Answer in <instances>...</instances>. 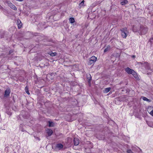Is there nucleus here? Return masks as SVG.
<instances>
[{
	"instance_id": "obj_4",
	"label": "nucleus",
	"mask_w": 153,
	"mask_h": 153,
	"mask_svg": "<svg viewBox=\"0 0 153 153\" xmlns=\"http://www.w3.org/2000/svg\"><path fill=\"white\" fill-rule=\"evenodd\" d=\"M97 58L95 56H93L91 57L88 62V65H91L94 63L96 61Z\"/></svg>"
},
{
	"instance_id": "obj_17",
	"label": "nucleus",
	"mask_w": 153,
	"mask_h": 153,
	"mask_svg": "<svg viewBox=\"0 0 153 153\" xmlns=\"http://www.w3.org/2000/svg\"><path fill=\"white\" fill-rule=\"evenodd\" d=\"M48 123H49V126L50 127H53L54 126V123L50 121H48Z\"/></svg>"
},
{
	"instance_id": "obj_7",
	"label": "nucleus",
	"mask_w": 153,
	"mask_h": 153,
	"mask_svg": "<svg viewBox=\"0 0 153 153\" xmlns=\"http://www.w3.org/2000/svg\"><path fill=\"white\" fill-rule=\"evenodd\" d=\"M9 6L12 9H13L14 10H17V9L16 7L12 3H10L8 4Z\"/></svg>"
},
{
	"instance_id": "obj_14",
	"label": "nucleus",
	"mask_w": 153,
	"mask_h": 153,
	"mask_svg": "<svg viewBox=\"0 0 153 153\" xmlns=\"http://www.w3.org/2000/svg\"><path fill=\"white\" fill-rule=\"evenodd\" d=\"M47 133L49 136H50L53 133L52 130L51 129H48L47 131Z\"/></svg>"
},
{
	"instance_id": "obj_22",
	"label": "nucleus",
	"mask_w": 153,
	"mask_h": 153,
	"mask_svg": "<svg viewBox=\"0 0 153 153\" xmlns=\"http://www.w3.org/2000/svg\"><path fill=\"white\" fill-rule=\"evenodd\" d=\"M2 11L4 14L5 15H7V14H8V12L7 10L4 9H3V10Z\"/></svg>"
},
{
	"instance_id": "obj_5",
	"label": "nucleus",
	"mask_w": 153,
	"mask_h": 153,
	"mask_svg": "<svg viewBox=\"0 0 153 153\" xmlns=\"http://www.w3.org/2000/svg\"><path fill=\"white\" fill-rule=\"evenodd\" d=\"M10 93V90L9 88H7L5 91L4 97H8Z\"/></svg>"
},
{
	"instance_id": "obj_33",
	"label": "nucleus",
	"mask_w": 153,
	"mask_h": 153,
	"mask_svg": "<svg viewBox=\"0 0 153 153\" xmlns=\"http://www.w3.org/2000/svg\"><path fill=\"white\" fill-rule=\"evenodd\" d=\"M13 50H10L9 51V54H11L12 53H13Z\"/></svg>"
},
{
	"instance_id": "obj_39",
	"label": "nucleus",
	"mask_w": 153,
	"mask_h": 153,
	"mask_svg": "<svg viewBox=\"0 0 153 153\" xmlns=\"http://www.w3.org/2000/svg\"><path fill=\"white\" fill-rule=\"evenodd\" d=\"M17 1H23L24 0H16Z\"/></svg>"
},
{
	"instance_id": "obj_18",
	"label": "nucleus",
	"mask_w": 153,
	"mask_h": 153,
	"mask_svg": "<svg viewBox=\"0 0 153 153\" xmlns=\"http://www.w3.org/2000/svg\"><path fill=\"white\" fill-rule=\"evenodd\" d=\"M69 21L70 23H73L75 22L74 18L73 17L70 18Z\"/></svg>"
},
{
	"instance_id": "obj_13",
	"label": "nucleus",
	"mask_w": 153,
	"mask_h": 153,
	"mask_svg": "<svg viewBox=\"0 0 153 153\" xmlns=\"http://www.w3.org/2000/svg\"><path fill=\"white\" fill-rule=\"evenodd\" d=\"M128 2L127 0H121L120 1V4L123 5H125Z\"/></svg>"
},
{
	"instance_id": "obj_8",
	"label": "nucleus",
	"mask_w": 153,
	"mask_h": 153,
	"mask_svg": "<svg viewBox=\"0 0 153 153\" xmlns=\"http://www.w3.org/2000/svg\"><path fill=\"white\" fill-rule=\"evenodd\" d=\"M144 66H145V68L148 70L150 69V67L149 63L146 62H144Z\"/></svg>"
},
{
	"instance_id": "obj_16",
	"label": "nucleus",
	"mask_w": 153,
	"mask_h": 153,
	"mask_svg": "<svg viewBox=\"0 0 153 153\" xmlns=\"http://www.w3.org/2000/svg\"><path fill=\"white\" fill-rule=\"evenodd\" d=\"M142 99L144 101H146L147 102H150L151 101V100L150 99H149L145 97H141Z\"/></svg>"
},
{
	"instance_id": "obj_3",
	"label": "nucleus",
	"mask_w": 153,
	"mask_h": 153,
	"mask_svg": "<svg viewBox=\"0 0 153 153\" xmlns=\"http://www.w3.org/2000/svg\"><path fill=\"white\" fill-rule=\"evenodd\" d=\"M121 31V35L123 38H126V33L127 32V28L126 27L122 28L120 30Z\"/></svg>"
},
{
	"instance_id": "obj_40",
	"label": "nucleus",
	"mask_w": 153,
	"mask_h": 153,
	"mask_svg": "<svg viewBox=\"0 0 153 153\" xmlns=\"http://www.w3.org/2000/svg\"><path fill=\"white\" fill-rule=\"evenodd\" d=\"M0 8L1 9H2V10H3V9H4L2 7H1H1H0Z\"/></svg>"
},
{
	"instance_id": "obj_12",
	"label": "nucleus",
	"mask_w": 153,
	"mask_h": 153,
	"mask_svg": "<svg viewBox=\"0 0 153 153\" xmlns=\"http://www.w3.org/2000/svg\"><path fill=\"white\" fill-rule=\"evenodd\" d=\"M5 35L4 31L1 30L0 31V38H2L4 37Z\"/></svg>"
},
{
	"instance_id": "obj_25",
	"label": "nucleus",
	"mask_w": 153,
	"mask_h": 153,
	"mask_svg": "<svg viewBox=\"0 0 153 153\" xmlns=\"http://www.w3.org/2000/svg\"><path fill=\"white\" fill-rule=\"evenodd\" d=\"M110 48L109 47H107L104 50V53L106 52L108 50H109L110 49Z\"/></svg>"
},
{
	"instance_id": "obj_2",
	"label": "nucleus",
	"mask_w": 153,
	"mask_h": 153,
	"mask_svg": "<svg viewBox=\"0 0 153 153\" xmlns=\"http://www.w3.org/2000/svg\"><path fill=\"white\" fill-rule=\"evenodd\" d=\"M148 31V29L147 27L141 26L140 27V28L139 30V32L140 33L142 34H145Z\"/></svg>"
},
{
	"instance_id": "obj_44",
	"label": "nucleus",
	"mask_w": 153,
	"mask_h": 153,
	"mask_svg": "<svg viewBox=\"0 0 153 153\" xmlns=\"http://www.w3.org/2000/svg\"><path fill=\"white\" fill-rule=\"evenodd\" d=\"M14 153H16V152H14Z\"/></svg>"
},
{
	"instance_id": "obj_20",
	"label": "nucleus",
	"mask_w": 153,
	"mask_h": 153,
	"mask_svg": "<svg viewBox=\"0 0 153 153\" xmlns=\"http://www.w3.org/2000/svg\"><path fill=\"white\" fill-rule=\"evenodd\" d=\"M49 54L51 55V56H54L56 55L57 53L56 52H50L49 53Z\"/></svg>"
},
{
	"instance_id": "obj_15",
	"label": "nucleus",
	"mask_w": 153,
	"mask_h": 153,
	"mask_svg": "<svg viewBox=\"0 0 153 153\" xmlns=\"http://www.w3.org/2000/svg\"><path fill=\"white\" fill-rule=\"evenodd\" d=\"M111 89V88L110 87L106 88L103 91L104 93H107Z\"/></svg>"
},
{
	"instance_id": "obj_35",
	"label": "nucleus",
	"mask_w": 153,
	"mask_h": 153,
	"mask_svg": "<svg viewBox=\"0 0 153 153\" xmlns=\"http://www.w3.org/2000/svg\"><path fill=\"white\" fill-rule=\"evenodd\" d=\"M150 114L153 116V110H152L150 113Z\"/></svg>"
},
{
	"instance_id": "obj_31",
	"label": "nucleus",
	"mask_w": 153,
	"mask_h": 153,
	"mask_svg": "<svg viewBox=\"0 0 153 153\" xmlns=\"http://www.w3.org/2000/svg\"><path fill=\"white\" fill-rule=\"evenodd\" d=\"M9 147L8 146L6 147L5 149V150L6 152H8L9 150Z\"/></svg>"
},
{
	"instance_id": "obj_32",
	"label": "nucleus",
	"mask_w": 153,
	"mask_h": 153,
	"mask_svg": "<svg viewBox=\"0 0 153 153\" xmlns=\"http://www.w3.org/2000/svg\"><path fill=\"white\" fill-rule=\"evenodd\" d=\"M135 78L138 80V79H139V77L138 76H137V74H136V75L135 76H134Z\"/></svg>"
},
{
	"instance_id": "obj_34",
	"label": "nucleus",
	"mask_w": 153,
	"mask_h": 153,
	"mask_svg": "<svg viewBox=\"0 0 153 153\" xmlns=\"http://www.w3.org/2000/svg\"><path fill=\"white\" fill-rule=\"evenodd\" d=\"M34 138L36 139H38L39 141L40 140V139L39 138V137H36V136H34Z\"/></svg>"
},
{
	"instance_id": "obj_19",
	"label": "nucleus",
	"mask_w": 153,
	"mask_h": 153,
	"mask_svg": "<svg viewBox=\"0 0 153 153\" xmlns=\"http://www.w3.org/2000/svg\"><path fill=\"white\" fill-rule=\"evenodd\" d=\"M25 91L29 95L30 94V93L29 92L28 88L27 86H26V87L25 88Z\"/></svg>"
},
{
	"instance_id": "obj_1",
	"label": "nucleus",
	"mask_w": 153,
	"mask_h": 153,
	"mask_svg": "<svg viewBox=\"0 0 153 153\" xmlns=\"http://www.w3.org/2000/svg\"><path fill=\"white\" fill-rule=\"evenodd\" d=\"M30 115L28 112L23 110L21 113L17 117L18 120H23L24 119H27L29 118Z\"/></svg>"
},
{
	"instance_id": "obj_6",
	"label": "nucleus",
	"mask_w": 153,
	"mask_h": 153,
	"mask_svg": "<svg viewBox=\"0 0 153 153\" xmlns=\"http://www.w3.org/2000/svg\"><path fill=\"white\" fill-rule=\"evenodd\" d=\"M133 71V70L130 69L129 67H127L125 69L126 71L129 74H131Z\"/></svg>"
},
{
	"instance_id": "obj_23",
	"label": "nucleus",
	"mask_w": 153,
	"mask_h": 153,
	"mask_svg": "<svg viewBox=\"0 0 153 153\" xmlns=\"http://www.w3.org/2000/svg\"><path fill=\"white\" fill-rule=\"evenodd\" d=\"M133 31L134 32H137L138 31L139 32V30H138L137 29L136 27H134L133 29Z\"/></svg>"
},
{
	"instance_id": "obj_11",
	"label": "nucleus",
	"mask_w": 153,
	"mask_h": 153,
	"mask_svg": "<svg viewBox=\"0 0 153 153\" xmlns=\"http://www.w3.org/2000/svg\"><path fill=\"white\" fill-rule=\"evenodd\" d=\"M17 23L18 24V29H20L22 26V24L20 20L19 19L17 20Z\"/></svg>"
},
{
	"instance_id": "obj_38",
	"label": "nucleus",
	"mask_w": 153,
	"mask_h": 153,
	"mask_svg": "<svg viewBox=\"0 0 153 153\" xmlns=\"http://www.w3.org/2000/svg\"><path fill=\"white\" fill-rule=\"evenodd\" d=\"M137 64H141V65L143 64V63L141 62H137Z\"/></svg>"
},
{
	"instance_id": "obj_41",
	"label": "nucleus",
	"mask_w": 153,
	"mask_h": 153,
	"mask_svg": "<svg viewBox=\"0 0 153 153\" xmlns=\"http://www.w3.org/2000/svg\"><path fill=\"white\" fill-rule=\"evenodd\" d=\"M40 25H41V24H38V27H39V26Z\"/></svg>"
},
{
	"instance_id": "obj_36",
	"label": "nucleus",
	"mask_w": 153,
	"mask_h": 153,
	"mask_svg": "<svg viewBox=\"0 0 153 153\" xmlns=\"http://www.w3.org/2000/svg\"><path fill=\"white\" fill-rule=\"evenodd\" d=\"M20 130L22 132H25L26 131L25 130H24L23 128V129L22 128V129Z\"/></svg>"
},
{
	"instance_id": "obj_43",
	"label": "nucleus",
	"mask_w": 153,
	"mask_h": 153,
	"mask_svg": "<svg viewBox=\"0 0 153 153\" xmlns=\"http://www.w3.org/2000/svg\"><path fill=\"white\" fill-rule=\"evenodd\" d=\"M97 4H98L99 3V2H97Z\"/></svg>"
},
{
	"instance_id": "obj_30",
	"label": "nucleus",
	"mask_w": 153,
	"mask_h": 153,
	"mask_svg": "<svg viewBox=\"0 0 153 153\" xmlns=\"http://www.w3.org/2000/svg\"><path fill=\"white\" fill-rule=\"evenodd\" d=\"M127 153H133V152L131 149H128L127 151Z\"/></svg>"
},
{
	"instance_id": "obj_37",
	"label": "nucleus",
	"mask_w": 153,
	"mask_h": 153,
	"mask_svg": "<svg viewBox=\"0 0 153 153\" xmlns=\"http://www.w3.org/2000/svg\"><path fill=\"white\" fill-rule=\"evenodd\" d=\"M136 57L135 56V55H133L131 56V57L132 58H134Z\"/></svg>"
},
{
	"instance_id": "obj_28",
	"label": "nucleus",
	"mask_w": 153,
	"mask_h": 153,
	"mask_svg": "<svg viewBox=\"0 0 153 153\" xmlns=\"http://www.w3.org/2000/svg\"><path fill=\"white\" fill-rule=\"evenodd\" d=\"M132 74L133 75V76H135L137 74V73H136V72L133 70V71L132 72V74Z\"/></svg>"
},
{
	"instance_id": "obj_9",
	"label": "nucleus",
	"mask_w": 153,
	"mask_h": 153,
	"mask_svg": "<svg viewBox=\"0 0 153 153\" xmlns=\"http://www.w3.org/2000/svg\"><path fill=\"white\" fill-rule=\"evenodd\" d=\"M63 147V145L61 143H59L56 144V146L55 149H60Z\"/></svg>"
},
{
	"instance_id": "obj_26",
	"label": "nucleus",
	"mask_w": 153,
	"mask_h": 153,
	"mask_svg": "<svg viewBox=\"0 0 153 153\" xmlns=\"http://www.w3.org/2000/svg\"><path fill=\"white\" fill-rule=\"evenodd\" d=\"M24 125L22 124H21L19 126V129L20 130L23 128Z\"/></svg>"
},
{
	"instance_id": "obj_21",
	"label": "nucleus",
	"mask_w": 153,
	"mask_h": 153,
	"mask_svg": "<svg viewBox=\"0 0 153 153\" xmlns=\"http://www.w3.org/2000/svg\"><path fill=\"white\" fill-rule=\"evenodd\" d=\"M89 77L88 76L87 77V79L88 80V82L89 83H90L91 81V75L90 74H89Z\"/></svg>"
},
{
	"instance_id": "obj_10",
	"label": "nucleus",
	"mask_w": 153,
	"mask_h": 153,
	"mask_svg": "<svg viewBox=\"0 0 153 153\" xmlns=\"http://www.w3.org/2000/svg\"><path fill=\"white\" fill-rule=\"evenodd\" d=\"M74 145L75 146H77L79 143V140L76 138H74Z\"/></svg>"
},
{
	"instance_id": "obj_42",
	"label": "nucleus",
	"mask_w": 153,
	"mask_h": 153,
	"mask_svg": "<svg viewBox=\"0 0 153 153\" xmlns=\"http://www.w3.org/2000/svg\"><path fill=\"white\" fill-rule=\"evenodd\" d=\"M54 73V74H55V75H56V73Z\"/></svg>"
},
{
	"instance_id": "obj_29",
	"label": "nucleus",
	"mask_w": 153,
	"mask_h": 153,
	"mask_svg": "<svg viewBox=\"0 0 153 153\" xmlns=\"http://www.w3.org/2000/svg\"><path fill=\"white\" fill-rule=\"evenodd\" d=\"M48 75H50V76H55V74L54 73H50L49 74H48Z\"/></svg>"
},
{
	"instance_id": "obj_27",
	"label": "nucleus",
	"mask_w": 153,
	"mask_h": 153,
	"mask_svg": "<svg viewBox=\"0 0 153 153\" xmlns=\"http://www.w3.org/2000/svg\"><path fill=\"white\" fill-rule=\"evenodd\" d=\"M84 0H82L81 2L79 4V6H83L84 4Z\"/></svg>"
},
{
	"instance_id": "obj_24",
	"label": "nucleus",
	"mask_w": 153,
	"mask_h": 153,
	"mask_svg": "<svg viewBox=\"0 0 153 153\" xmlns=\"http://www.w3.org/2000/svg\"><path fill=\"white\" fill-rule=\"evenodd\" d=\"M150 42L151 43V46H153V37L150 39Z\"/></svg>"
}]
</instances>
